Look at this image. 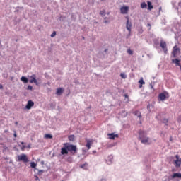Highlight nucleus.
Listing matches in <instances>:
<instances>
[{"label":"nucleus","instance_id":"nucleus-1","mask_svg":"<svg viewBox=\"0 0 181 181\" xmlns=\"http://www.w3.org/2000/svg\"><path fill=\"white\" fill-rule=\"evenodd\" d=\"M139 135L141 144H148V142H149V137L146 136V132H145V131L140 130Z\"/></svg>","mask_w":181,"mask_h":181},{"label":"nucleus","instance_id":"nucleus-2","mask_svg":"<svg viewBox=\"0 0 181 181\" xmlns=\"http://www.w3.org/2000/svg\"><path fill=\"white\" fill-rule=\"evenodd\" d=\"M64 146H65V148H66L67 151H69V152H71V153H73V155H74V153L77 152L76 146L69 144L67 143L64 144Z\"/></svg>","mask_w":181,"mask_h":181},{"label":"nucleus","instance_id":"nucleus-3","mask_svg":"<svg viewBox=\"0 0 181 181\" xmlns=\"http://www.w3.org/2000/svg\"><path fill=\"white\" fill-rule=\"evenodd\" d=\"M17 158L18 162H24V163H28V162H29V159L28 158L26 154L19 155Z\"/></svg>","mask_w":181,"mask_h":181},{"label":"nucleus","instance_id":"nucleus-4","mask_svg":"<svg viewBox=\"0 0 181 181\" xmlns=\"http://www.w3.org/2000/svg\"><path fill=\"white\" fill-rule=\"evenodd\" d=\"M173 165L175 168H180L181 166V158L179 155H175V160H173Z\"/></svg>","mask_w":181,"mask_h":181},{"label":"nucleus","instance_id":"nucleus-5","mask_svg":"<svg viewBox=\"0 0 181 181\" xmlns=\"http://www.w3.org/2000/svg\"><path fill=\"white\" fill-rule=\"evenodd\" d=\"M177 54H180V49L177 47V45L173 47V50L172 52V55L173 57H177Z\"/></svg>","mask_w":181,"mask_h":181},{"label":"nucleus","instance_id":"nucleus-6","mask_svg":"<svg viewBox=\"0 0 181 181\" xmlns=\"http://www.w3.org/2000/svg\"><path fill=\"white\" fill-rule=\"evenodd\" d=\"M129 12V7L127 6H123L120 8V13L122 15H127Z\"/></svg>","mask_w":181,"mask_h":181},{"label":"nucleus","instance_id":"nucleus-7","mask_svg":"<svg viewBox=\"0 0 181 181\" xmlns=\"http://www.w3.org/2000/svg\"><path fill=\"white\" fill-rule=\"evenodd\" d=\"M167 98H169V95L165 93H161L158 95V100L159 101H165Z\"/></svg>","mask_w":181,"mask_h":181},{"label":"nucleus","instance_id":"nucleus-8","mask_svg":"<svg viewBox=\"0 0 181 181\" xmlns=\"http://www.w3.org/2000/svg\"><path fill=\"white\" fill-rule=\"evenodd\" d=\"M30 80L29 81L31 84H33V83H35V84H36V86L39 85V83H37V80L36 79L35 74H33L31 76H30Z\"/></svg>","mask_w":181,"mask_h":181},{"label":"nucleus","instance_id":"nucleus-9","mask_svg":"<svg viewBox=\"0 0 181 181\" xmlns=\"http://www.w3.org/2000/svg\"><path fill=\"white\" fill-rule=\"evenodd\" d=\"M35 105V103L32 100H28L25 106L26 110H30Z\"/></svg>","mask_w":181,"mask_h":181},{"label":"nucleus","instance_id":"nucleus-10","mask_svg":"<svg viewBox=\"0 0 181 181\" xmlns=\"http://www.w3.org/2000/svg\"><path fill=\"white\" fill-rule=\"evenodd\" d=\"M132 27V23L129 22V18L127 17L126 28L127 30L131 33V28Z\"/></svg>","mask_w":181,"mask_h":181},{"label":"nucleus","instance_id":"nucleus-11","mask_svg":"<svg viewBox=\"0 0 181 181\" xmlns=\"http://www.w3.org/2000/svg\"><path fill=\"white\" fill-rule=\"evenodd\" d=\"M160 47L166 53L168 52V47H166V42L165 41H161L160 44Z\"/></svg>","mask_w":181,"mask_h":181},{"label":"nucleus","instance_id":"nucleus-12","mask_svg":"<svg viewBox=\"0 0 181 181\" xmlns=\"http://www.w3.org/2000/svg\"><path fill=\"white\" fill-rule=\"evenodd\" d=\"M107 136H109V139H115V138H118V134H115L114 133L107 134Z\"/></svg>","mask_w":181,"mask_h":181},{"label":"nucleus","instance_id":"nucleus-13","mask_svg":"<svg viewBox=\"0 0 181 181\" xmlns=\"http://www.w3.org/2000/svg\"><path fill=\"white\" fill-rule=\"evenodd\" d=\"M172 179H176V177H178V179H181V173H175L172 176Z\"/></svg>","mask_w":181,"mask_h":181},{"label":"nucleus","instance_id":"nucleus-14","mask_svg":"<svg viewBox=\"0 0 181 181\" xmlns=\"http://www.w3.org/2000/svg\"><path fill=\"white\" fill-rule=\"evenodd\" d=\"M61 153L62 155H67V153H69V150H67V148H66V146L61 149Z\"/></svg>","mask_w":181,"mask_h":181},{"label":"nucleus","instance_id":"nucleus-15","mask_svg":"<svg viewBox=\"0 0 181 181\" xmlns=\"http://www.w3.org/2000/svg\"><path fill=\"white\" fill-rule=\"evenodd\" d=\"M63 91H64V90L62 88H57V92H56L57 95H62V94H63Z\"/></svg>","mask_w":181,"mask_h":181},{"label":"nucleus","instance_id":"nucleus-16","mask_svg":"<svg viewBox=\"0 0 181 181\" xmlns=\"http://www.w3.org/2000/svg\"><path fill=\"white\" fill-rule=\"evenodd\" d=\"M147 4H148V11H152V9H153V6L152 5V2L147 1Z\"/></svg>","mask_w":181,"mask_h":181},{"label":"nucleus","instance_id":"nucleus-17","mask_svg":"<svg viewBox=\"0 0 181 181\" xmlns=\"http://www.w3.org/2000/svg\"><path fill=\"white\" fill-rule=\"evenodd\" d=\"M139 83H140L139 88H142V85L145 84V81H144V78H141L139 81Z\"/></svg>","mask_w":181,"mask_h":181},{"label":"nucleus","instance_id":"nucleus-18","mask_svg":"<svg viewBox=\"0 0 181 181\" xmlns=\"http://www.w3.org/2000/svg\"><path fill=\"white\" fill-rule=\"evenodd\" d=\"M134 115L137 116L139 118H142V116L141 115V112L139 110H136L134 112Z\"/></svg>","mask_w":181,"mask_h":181},{"label":"nucleus","instance_id":"nucleus-19","mask_svg":"<svg viewBox=\"0 0 181 181\" xmlns=\"http://www.w3.org/2000/svg\"><path fill=\"white\" fill-rule=\"evenodd\" d=\"M21 81H23V83H25V84H26L28 81V78H26L25 76H22L21 78Z\"/></svg>","mask_w":181,"mask_h":181},{"label":"nucleus","instance_id":"nucleus-20","mask_svg":"<svg viewBox=\"0 0 181 181\" xmlns=\"http://www.w3.org/2000/svg\"><path fill=\"white\" fill-rule=\"evenodd\" d=\"M44 138L45 139H52V138H53V136L52 134H45L44 136Z\"/></svg>","mask_w":181,"mask_h":181},{"label":"nucleus","instance_id":"nucleus-21","mask_svg":"<svg viewBox=\"0 0 181 181\" xmlns=\"http://www.w3.org/2000/svg\"><path fill=\"white\" fill-rule=\"evenodd\" d=\"M148 7V5L146 4V3L145 2H142L141 4V9H144V8H147Z\"/></svg>","mask_w":181,"mask_h":181},{"label":"nucleus","instance_id":"nucleus-22","mask_svg":"<svg viewBox=\"0 0 181 181\" xmlns=\"http://www.w3.org/2000/svg\"><path fill=\"white\" fill-rule=\"evenodd\" d=\"M86 148H88V149H90L91 148V141H88L87 144H86Z\"/></svg>","mask_w":181,"mask_h":181},{"label":"nucleus","instance_id":"nucleus-23","mask_svg":"<svg viewBox=\"0 0 181 181\" xmlns=\"http://www.w3.org/2000/svg\"><path fill=\"white\" fill-rule=\"evenodd\" d=\"M21 145H23L21 148V151H25V149H26V146H25V143L23 141L21 142Z\"/></svg>","mask_w":181,"mask_h":181},{"label":"nucleus","instance_id":"nucleus-24","mask_svg":"<svg viewBox=\"0 0 181 181\" xmlns=\"http://www.w3.org/2000/svg\"><path fill=\"white\" fill-rule=\"evenodd\" d=\"M87 163H84V164H82L80 165V168H81V169H87Z\"/></svg>","mask_w":181,"mask_h":181},{"label":"nucleus","instance_id":"nucleus-25","mask_svg":"<svg viewBox=\"0 0 181 181\" xmlns=\"http://www.w3.org/2000/svg\"><path fill=\"white\" fill-rule=\"evenodd\" d=\"M68 139L69 141H74V135L69 136Z\"/></svg>","mask_w":181,"mask_h":181},{"label":"nucleus","instance_id":"nucleus-26","mask_svg":"<svg viewBox=\"0 0 181 181\" xmlns=\"http://www.w3.org/2000/svg\"><path fill=\"white\" fill-rule=\"evenodd\" d=\"M37 165L35 164V162L30 163V167L33 168V169H35L36 168Z\"/></svg>","mask_w":181,"mask_h":181},{"label":"nucleus","instance_id":"nucleus-27","mask_svg":"<svg viewBox=\"0 0 181 181\" xmlns=\"http://www.w3.org/2000/svg\"><path fill=\"white\" fill-rule=\"evenodd\" d=\"M100 15H101V16H105V10L100 11Z\"/></svg>","mask_w":181,"mask_h":181},{"label":"nucleus","instance_id":"nucleus-28","mask_svg":"<svg viewBox=\"0 0 181 181\" xmlns=\"http://www.w3.org/2000/svg\"><path fill=\"white\" fill-rule=\"evenodd\" d=\"M120 77L122 78H127V75L125 74V73H121L120 74Z\"/></svg>","mask_w":181,"mask_h":181},{"label":"nucleus","instance_id":"nucleus-29","mask_svg":"<svg viewBox=\"0 0 181 181\" xmlns=\"http://www.w3.org/2000/svg\"><path fill=\"white\" fill-rule=\"evenodd\" d=\"M127 53H128L129 54H130V55L134 54V52H133L132 50H131V49H127Z\"/></svg>","mask_w":181,"mask_h":181},{"label":"nucleus","instance_id":"nucleus-30","mask_svg":"<svg viewBox=\"0 0 181 181\" xmlns=\"http://www.w3.org/2000/svg\"><path fill=\"white\" fill-rule=\"evenodd\" d=\"M54 36H56V31H54L52 35H51V37H54Z\"/></svg>","mask_w":181,"mask_h":181},{"label":"nucleus","instance_id":"nucleus-31","mask_svg":"<svg viewBox=\"0 0 181 181\" xmlns=\"http://www.w3.org/2000/svg\"><path fill=\"white\" fill-rule=\"evenodd\" d=\"M163 122L164 124H168V119H164L163 121Z\"/></svg>","mask_w":181,"mask_h":181},{"label":"nucleus","instance_id":"nucleus-32","mask_svg":"<svg viewBox=\"0 0 181 181\" xmlns=\"http://www.w3.org/2000/svg\"><path fill=\"white\" fill-rule=\"evenodd\" d=\"M33 87L30 85L28 86V90H33Z\"/></svg>","mask_w":181,"mask_h":181},{"label":"nucleus","instance_id":"nucleus-33","mask_svg":"<svg viewBox=\"0 0 181 181\" xmlns=\"http://www.w3.org/2000/svg\"><path fill=\"white\" fill-rule=\"evenodd\" d=\"M147 26H148V28H149V30H151V23H148Z\"/></svg>","mask_w":181,"mask_h":181},{"label":"nucleus","instance_id":"nucleus-34","mask_svg":"<svg viewBox=\"0 0 181 181\" xmlns=\"http://www.w3.org/2000/svg\"><path fill=\"white\" fill-rule=\"evenodd\" d=\"M108 22H110V21L107 20V18H105V23H108Z\"/></svg>","mask_w":181,"mask_h":181},{"label":"nucleus","instance_id":"nucleus-35","mask_svg":"<svg viewBox=\"0 0 181 181\" xmlns=\"http://www.w3.org/2000/svg\"><path fill=\"white\" fill-rule=\"evenodd\" d=\"M13 136H14V138H16L18 136V135H16V131L14 132Z\"/></svg>","mask_w":181,"mask_h":181},{"label":"nucleus","instance_id":"nucleus-36","mask_svg":"<svg viewBox=\"0 0 181 181\" xmlns=\"http://www.w3.org/2000/svg\"><path fill=\"white\" fill-rule=\"evenodd\" d=\"M151 108V105H147V110H149Z\"/></svg>","mask_w":181,"mask_h":181},{"label":"nucleus","instance_id":"nucleus-37","mask_svg":"<svg viewBox=\"0 0 181 181\" xmlns=\"http://www.w3.org/2000/svg\"><path fill=\"white\" fill-rule=\"evenodd\" d=\"M144 32V30H142V28H141V30H139V33H142Z\"/></svg>","mask_w":181,"mask_h":181},{"label":"nucleus","instance_id":"nucleus-38","mask_svg":"<svg viewBox=\"0 0 181 181\" xmlns=\"http://www.w3.org/2000/svg\"><path fill=\"white\" fill-rule=\"evenodd\" d=\"M2 88H4V86L0 85V90H2Z\"/></svg>","mask_w":181,"mask_h":181},{"label":"nucleus","instance_id":"nucleus-39","mask_svg":"<svg viewBox=\"0 0 181 181\" xmlns=\"http://www.w3.org/2000/svg\"><path fill=\"white\" fill-rule=\"evenodd\" d=\"M159 11H162V7H160Z\"/></svg>","mask_w":181,"mask_h":181},{"label":"nucleus","instance_id":"nucleus-40","mask_svg":"<svg viewBox=\"0 0 181 181\" xmlns=\"http://www.w3.org/2000/svg\"><path fill=\"white\" fill-rule=\"evenodd\" d=\"M15 124H16V125H18V122H16L15 123Z\"/></svg>","mask_w":181,"mask_h":181},{"label":"nucleus","instance_id":"nucleus-41","mask_svg":"<svg viewBox=\"0 0 181 181\" xmlns=\"http://www.w3.org/2000/svg\"><path fill=\"white\" fill-rule=\"evenodd\" d=\"M125 97H128V95H125Z\"/></svg>","mask_w":181,"mask_h":181},{"label":"nucleus","instance_id":"nucleus-42","mask_svg":"<svg viewBox=\"0 0 181 181\" xmlns=\"http://www.w3.org/2000/svg\"><path fill=\"white\" fill-rule=\"evenodd\" d=\"M28 148H30V146H28Z\"/></svg>","mask_w":181,"mask_h":181}]
</instances>
